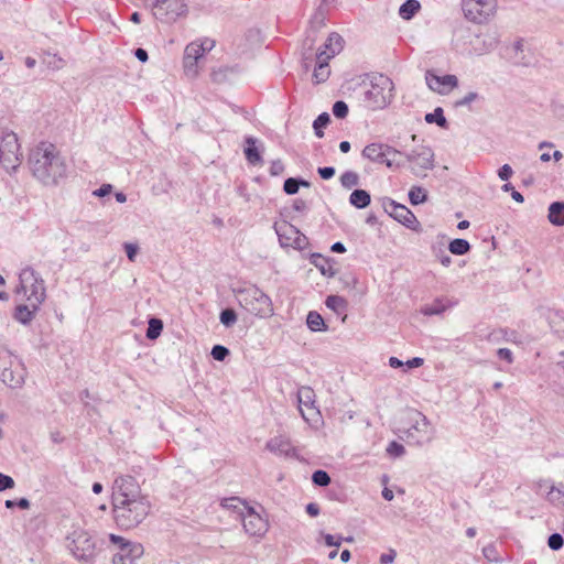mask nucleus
Segmentation results:
<instances>
[{
    "label": "nucleus",
    "mask_w": 564,
    "mask_h": 564,
    "mask_svg": "<svg viewBox=\"0 0 564 564\" xmlns=\"http://www.w3.org/2000/svg\"><path fill=\"white\" fill-rule=\"evenodd\" d=\"M29 165L33 176L44 185H56L66 176L65 160L52 143L41 142L32 149Z\"/></svg>",
    "instance_id": "obj_1"
},
{
    "label": "nucleus",
    "mask_w": 564,
    "mask_h": 564,
    "mask_svg": "<svg viewBox=\"0 0 564 564\" xmlns=\"http://www.w3.org/2000/svg\"><path fill=\"white\" fill-rule=\"evenodd\" d=\"M151 503L147 496L112 502L113 518L118 527L132 529L138 527L149 514Z\"/></svg>",
    "instance_id": "obj_2"
},
{
    "label": "nucleus",
    "mask_w": 564,
    "mask_h": 564,
    "mask_svg": "<svg viewBox=\"0 0 564 564\" xmlns=\"http://www.w3.org/2000/svg\"><path fill=\"white\" fill-rule=\"evenodd\" d=\"M453 42L459 53L480 56L497 47L498 37L495 33L475 34L469 29L460 28L455 31Z\"/></svg>",
    "instance_id": "obj_3"
},
{
    "label": "nucleus",
    "mask_w": 564,
    "mask_h": 564,
    "mask_svg": "<svg viewBox=\"0 0 564 564\" xmlns=\"http://www.w3.org/2000/svg\"><path fill=\"white\" fill-rule=\"evenodd\" d=\"M394 85L391 78L376 74L362 93V104L369 110L384 109L393 98Z\"/></svg>",
    "instance_id": "obj_4"
},
{
    "label": "nucleus",
    "mask_w": 564,
    "mask_h": 564,
    "mask_svg": "<svg viewBox=\"0 0 564 564\" xmlns=\"http://www.w3.org/2000/svg\"><path fill=\"white\" fill-rule=\"evenodd\" d=\"M15 295L26 303L41 305L46 299L44 280L32 268H23L19 273V284L15 289Z\"/></svg>",
    "instance_id": "obj_5"
},
{
    "label": "nucleus",
    "mask_w": 564,
    "mask_h": 564,
    "mask_svg": "<svg viewBox=\"0 0 564 564\" xmlns=\"http://www.w3.org/2000/svg\"><path fill=\"white\" fill-rule=\"evenodd\" d=\"M236 296L240 306L254 316L264 318L273 315L271 299L259 288L251 285L240 289Z\"/></svg>",
    "instance_id": "obj_6"
},
{
    "label": "nucleus",
    "mask_w": 564,
    "mask_h": 564,
    "mask_svg": "<svg viewBox=\"0 0 564 564\" xmlns=\"http://www.w3.org/2000/svg\"><path fill=\"white\" fill-rule=\"evenodd\" d=\"M409 443L424 445L435 436V429L429 419L420 411L411 410L408 412V426L403 430Z\"/></svg>",
    "instance_id": "obj_7"
},
{
    "label": "nucleus",
    "mask_w": 564,
    "mask_h": 564,
    "mask_svg": "<svg viewBox=\"0 0 564 564\" xmlns=\"http://www.w3.org/2000/svg\"><path fill=\"white\" fill-rule=\"evenodd\" d=\"M67 547L79 561L88 562L96 555V543L88 532L75 529L67 536Z\"/></svg>",
    "instance_id": "obj_8"
},
{
    "label": "nucleus",
    "mask_w": 564,
    "mask_h": 564,
    "mask_svg": "<svg viewBox=\"0 0 564 564\" xmlns=\"http://www.w3.org/2000/svg\"><path fill=\"white\" fill-rule=\"evenodd\" d=\"M274 230L283 248L291 247L296 250H303L308 246L307 237L285 220L275 223Z\"/></svg>",
    "instance_id": "obj_9"
},
{
    "label": "nucleus",
    "mask_w": 564,
    "mask_h": 564,
    "mask_svg": "<svg viewBox=\"0 0 564 564\" xmlns=\"http://www.w3.org/2000/svg\"><path fill=\"white\" fill-rule=\"evenodd\" d=\"M462 9L469 21L484 23L495 14L496 0H463Z\"/></svg>",
    "instance_id": "obj_10"
},
{
    "label": "nucleus",
    "mask_w": 564,
    "mask_h": 564,
    "mask_svg": "<svg viewBox=\"0 0 564 564\" xmlns=\"http://www.w3.org/2000/svg\"><path fill=\"white\" fill-rule=\"evenodd\" d=\"M297 402L300 413L308 424H317L321 420V412L316 406V394L311 387L302 386L297 390Z\"/></svg>",
    "instance_id": "obj_11"
},
{
    "label": "nucleus",
    "mask_w": 564,
    "mask_h": 564,
    "mask_svg": "<svg viewBox=\"0 0 564 564\" xmlns=\"http://www.w3.org/2000/svg\"><path fill=\"white\" fill-rule=\"evenodd\" d=\"M187 7L183 0H155L153 14L163 22H174L177 18L185 15Z\"/></svg>",
    "instance_id": "obj_12"
},
{
    "label": "nucleus",
    "mask_w": 564,
    "mask_h": 564,
    "mask_svg": "<svg viewBox=\"0 0 564 564\" xmlns=\"http://www.w3.org/2000/svg\"><path fill=\"white\" fill-rule=\"evenodd\" d=\"M144 496L138 481L132 476H118L112 485V502L135 499Z\"/></svg>",
    "instance_id": "obj_13"
},
{
    "label": "nucleus",
    "mask_w": 564,
    "mask_h": 564,
    "mask_svg": "<svg viewBox=\"0 0 564 564\" xmlns=\"http://www.w3.org/2000/svg\"><path fill=\"white\" fill-rule=\"evenodd\" d=\"M412 163V172L415 175H425V172L434 167V153L431 148L419 145L405 154Z\"/></svg>",
    "instance_id": "obj_14"
},
{
    "label": "nucleus",
    "mask_w": 564,
    "mask_h": 564,
    "mask_svg": "<svg viewBox=\"0 0 564 564\" xmlns=\"http://www.w3.org/2000/svg\"><path fill=\"white\" fill-rule=\"evenodd\" d=\"M240 519L246 533L250 536L261 538L268 531V521L251 507H248L245 512H241Z\"/></svg>",
    "instance_id": "obj_15"
},
{
    "label": "nucleus",
    "mask_w": 564,
    "mask_h": 564,
    "mask_svg": "<svg viewBox=\"0 0 564 564\" xmlns=\"http://www.w3.org/2000/svg\"><path fill=\"white\" fill-rule=\"evenodd\" d=\"M20 145L15 134L3 138L0 144V161L6 169H17L20 164Z\"/></svg>",
    "instance_id": "obj_16"
},
{
    "label": "nucleus",
    "mask_w": 564,
    "mask_h": 564,
    "mask_svg": "<svg viewBox=\"0 0 564 564\" xmlns=\"http://www.w3.org/2000/svg\"><path fill=\"white\" fill-rule=\"evenodd\" d=\"M395 154H401V152L387 144L377 142L366 145L362 150L364 158L375 163L386 164L388 167H391L393 164L390 156Z\"/></svg>",
    "instance_id": "obj_17"
},
{
    "label": "nucleus",
    "mask_w": 564,
    "mask_h": 564,
    "mask_svg": "<svg viewBox=\"0 0 564 564\" xmlns=\"http://www.w3.org/2000/svg\"><path fill=\"white\" fill-rule=\"evenodd\" d=\"M425 80L429 88L440 95H447L458 86L455 75L438 76L430 70L425 74Z\"/></svg>",
    "instance_id": "obj_18"
},
{
    "label": "nucleus",
    "mask_w": 564,
    "mask_h": 564,
    "mask_svg": "<svg viewBox=\"0 0 564 564\" xmlns=\"http://www.w3.org/2000/svg\"><path fill=\"white\" fill-rule=\"evenodd\" d=\"M198 42L189 43L184 51L183 67L187 77L194 78L198 75V61L204 56Z\"/></svg>",
    "instance_id": "obj_19"
},
{
    "label": "nucleus",
    "mask_w": 564,
    "mask_h": 564,
    "mask_svg": "<svg viewBox=\"0 0 564 564\" xmlns=\"http://www.w3.org/2000/svg\"><path fill=\"white\" fill-rule=\"evenodd\" d=\"M383 207L391 217L406 227H411L416 221L414 214L408 207L390 198L383 202Z\"/></svg>",
    "instance_id": "obj_20"
},
{
    "label": "nucleus",
    "mask_w": 564,
    "mask_h": 564,
    "mask_svg": "<svg viewBox=\"0 0 564 564\" xmlns=\"http://www.w3.org/2000/svg\"><path fill=\"white\" fill-rule=\"evenodd\" d=\"M265 447L271 453L284 456V457H295L296 456V449L292 445L291 440L284 435H278L272 438H270Z\"/></svg>",
    "instance_id": "obj_21"
},
{
    "label": "nucleus",
    "mask_w": 564,
    "mask_h": 564,
    "mask_svg": "<svg viewBox=\"0 0 564 564\" xmlns=\"http://www.w3.org/2000/svg\"><path fill=\"white\" fill-rule=\"evenodd\" d=\"M142 553L141 544L124 543L121 545L120 551L113 555L112 564H132Z\"/></svg>",
    "instance_id": "obj_22"
},
{
    "label": "nucleus",
    "mask_w": 564,
    "mask_h": 564,
    "mask_svg": "<svg viewBox=\"0 0 564 564\" xmlns=\"http://www.w3.org/2000/svg\"><path fill=\"white\" fill-rule=\"evenodd\" d=\"M0 380L12 389L21 388L25 380L24 369L19 365L12 368L10 362V367H4L0 370Z\"/></svg>",
    "instance_id": "obj_23"
},
{
    "label": "nucleus",
    "mask_w": 564,
    "mask_h": 564,
    "mask_svg": "<svg viewBox=\"0 0 564 564\" xmlns=\"http://www.w3.org/2000/svg\"><path fill=\"white\" fill-rule=\"evenodd\" d=\"M40 306L41 305H35L34 303H21L15 307L13 317L17 322L23 325H28L35 317V314L40 310Z\"/></svg>",
    "instance_id": "obj_24"
},
{
    "label": "nucleus",
    "mask_w": 564,
    "mask_h": 564,
    "mask_svg": "<svg viewBox=\"0 0 564 564\" xmlns=\"http://www.w3.org/2000/svg\"><path fill=\"white\" fill-rule=\"evenodd\" d=\"M326 51H318L317 53V65L313 73V78L316 84L326 82L330 74L328 61L332 58V55H326L324 57Z\"/></svg>",
    "instance_id": "obj_25"
},
{
    "label": "nucleus",
    "mask_w": 564,
    "mask_h": 564,
    "mask_svg": "<svg viewBox=\"0 0 564 564\" xmlns=\"http://www.w3.org/2000/svg\"><path fill=\"white\" fill-rule=\"evenodd\" d=\"M451 306L453 303L448 299H436L431 304L424 305L421 312L425 316L440 315Z\"/></svg>",
    "instance_id": "obj_26"
},
{
    "label": "nucleus",
    "mask_w": 564,
    "mask_h": 564,
    "mask_svg": "<svg viewBox=\"0 0 564 564\" xmlns=\"http://www.w3.org/2000/svg\"><path fill=\"white\" fill-rule=\"evenodd\" d=\"M246 144L247 147L245 148V155L247 161L252 165L261 164L262 156L257 148V139L248 137L246 139Z\"/></svg>",
    "instance_id": "obj_27"
},
{
    "label": "nucleus",
    "mask_w": 564,
    "mask_h": 564,
    "mask_svg": "<svg viewBox=\"0 0 564 564\" xmlns=\"http://www.w3.org/2000/svg\"><path fill=\"white\" fill-rule=\"evenodd\" d=\"M547 218L552 225L563 226L564 225V203L563 202L552 203L549 207Z\"/></svg>",
    "instance_id": "obj_28"
},
{
    "label": "nucleus",
    "mask_w": 564,
    "mask_h": 564,
    "mask_svg": "<svg viewBox=\"0 0 564 564\" xmlns=\"http://www.w3.org/2000/svg\"><path fill=\"white\" fill-rule=\"evenodd\" d=\"M545 498L555 507H564V484L551 486Z\"/></svg>",
    "instance_id": "obj_29"
},
{
    "label": "nucleus",
    "mask_w": 564,
    "mask_h": 564,
    "mask_svg": "<svg viewBox=\"0 0 564 564\" xmlns=\"http://www.w3.org/2000/svg\"><path fill=\"white\" fill-rule=\"evenodd\" d=\"M341 42L343 39L339 34L330 33L324 44L323 51H326L324 57L326 55H332V57H334L337 53H339V51L341 50Z\"/></svg>",
    "instance_id": "obj_30"
},
{
    "label": "nucleus",
    "mask_w": 564,
    "mask_h": 564,
    "mask_svg": "<svg viewBox=\"0 0 564 564\" xmlns=\"http://www.w3.org/2000/svg\"><path fill=\"white\" fill-rule=\"evenodd\" d=\"M370 195L365 189H355L349 197V202L357 208H365L370 204Z\"/></svg>",
    "instance_id": "obj_31"
},
{
    "label": "nucleus",
    "mask_w": 564,
    "mask_h": 564,
    "mask_svg": "<svg viewBox=\"0 0 564 564\" xmlns=\"http://www.w3.org/2000/svg\"><path fill=\"white\" fill-rule=\"evenodd\" d=\"M421 4L417 0H406L401 4L399 14L403 20H411L420 10Z\"/></svg>",
    "instance_id": "obj_32"
},
{
    "label": "nucleus",
    "mask_w": 564,
    "mask_h": 564,
    "mask_svg": "<svg viewBox=\"0 0 564 564\" xmlns=\"http://www.w3.org/2000/svg\"><path fill=\"white\" fill-rule=\"evenodd\" d=\"M306 324L312 332H323L327 329L324 318L315 311H311L307 314Z\"/></svg>",
    "instance_id": "obj_33"
},
{
    "label": "nucleus",
    "mask_w": 564,
    "mask_h": 564,
    "mask_svg": "<svg viewBox=\"0 0 564 564\" xmlns=\"http://www.w3.org/2000/svg\"><path fill=\"white\" fill-rule=\"evenodd\" d=\"M221 507L227 510H232L241 517V512H245L248 506L238 497L225 498L220 502Z\"/></svg>",
    "instance_id": "obj_34"
},
{
    "label": "nucleus",
    "mask_w": 564,
    "mask_h": 564,
    "mask_svg": "<svg viewBox=\"0 0 564 564\" xmlns=\"http://www.w3.org/2000/svg\"><path fill=\"white\" fill-rule=\"evenodd\" d=\"M433 256L441 262L444 267H449L452 264V258L446 252L445 246L443 242L433 243L431 247Z\"/></svg>",
    "instance_id": "obj_35"
},
{
    "label": "nucleus",
    "mask_w": 564,
    "mask_h": 564,
    "mask_svg": "<svg viewBox=\"0 0 564 564\" xmlns=\"http://www.w3.org/2000/svg\"><path fill=\"white\" fill-rule=\"evenodd\" d=\"M325 305L337 314L343 313L347 307V301L339 295H329L325 301Z\"/></svg>",
    "instance_id": "obj_36"
},
{
    "label": "nucleus",
    "mask_w": 564,
    "mask_h": 564,
    "mask_svg": "<svg viewBox=\"0 0 564 564\" xmlns=\"http://www.w3.org/2000/svg\"><path fill=\"white\" fill-rule=\"evenodd\" d=\"M448 250L453 254L463 256L470 250V245L465 239L456 238L449 242Z\"/></svg>",
    "instance_id": "obj_37"
},
{
    "label": "nucleus",
    "mask_w": 564,
    "mask_h": 564,
    "mask_svg": "<svg viewBox=\"0 0 564 564\" xmlns=\"http://www.w3.org/2000/svg\"><path fill=\"white\" fill-rule=\"evenodd\" d=\"M551 328L558 335L564 336V312L556 311L549 316Z\"/></svg>",
    "instance_id": "obj_38"
},
{
    "label": "nucleus",
    "mask_w": 564,
    "mask_h": 564,
    "mask_svg": "<svg viewBox=\"0 0 564 564\" xmlns=\"http://www.w3.org/2000/svg\"><path fill=\"white\" fill-rule=\"evenodd\" d=\"M163 329V322L159 318H151L149 321V326L147 329V338L148 339H156Z\"/></svg>",
    "instance_id": "obj_39"
},
{
    "label": "nucleus",
    "mask_w": 564,
    "mask_h": 564,
    "mask_svg": "<svg viewBox=\"0 0 564 564\" xmlns=\"http://www.w3.org/2000/svg\"><path fill=\"white\" fill-rule=\"evenodd\" d=\"M330 121V117L327 112L321 113L313 122V129L317 138H322L324 135L323 129L327 127Z\"/></svg>",
    "instance_id": "obj_40"
},
{
    "label": "nucleus",
    "mask_w": 564,
    "mask_h": 564,
    "mask_svg": "<svg viewBox=\"0 0 564 564\" xmlns=\"http://www.w3.org/2000/svg\"><path fill=\"white\" fill-rule=\"evenodd\" d=\"M425 121L427 123H436L438 127H446V118L444 117L443 109L437 107L433 112L425 115Z\"/></svg>",
    "instance_id": "obj_41"
},
{
    "label": "nucleus",
    "mask_w": 564,
    "mask_h": 564,
    "mask_svg": "<svg viewBox=\"0 0 564 564\" xmlns=\"http://www.w3.org/2000/svg\"><path fill=\"white\" fill-rule=\"evenodd\" d=\"M359 183V176L356 172L352 171H346L340 176V184L345 188H352L357 186Z\"/></svg>",
    "instance_id": "obj_42"
},
{
    "label": "nucleus",
    "mask_w": 564,
    "mask_h": 564,
    "mask_svg": "<svg viewBox=\"0 0 564 564\" xmlns=\"http://www.w3.org/2000/svg\"><path fill=\"white\" fill-rule=\"evenodd\" d=\"M409 199L412 205H420L426 200V192L420 186H413L409 192Z\"/></svg>",
    "instance_id": "obj_43"
},
{
    "label": "nucleus",
    "mask_w": 564,
    "mask_h": 564,
    "mask_svg": "<svg viewBox=\"0 0 564 564\" xmlns=\"http://www.w3.org/2000/svg\"><path fill=\"white\" fill-rule=\"evenodd\" d=\"M312 481L319 487H326L330 484V477L329 475L322 469H318L313 473L312 475Z\"/></svg>",
    "instance_id": "obj_44"
},
{
    "label": "nucleus",
    "mask_w": 564,
    "mask_h": 564,
    "mask_svg": "<svg viewBox=\"0 0 564 564\" xmlns=\"http://www.w3.org/2000/svg\"><path fill=\"white\" fill-rule=\"evenodd\" d=\"M220 323L226 327L232 326L237 322V314L231 308H226L220 313Z\"/></svg>",
    "instance_id": "obj_45"
},
{
    "label": "nucleus",
    "mask_w": 564,
    "mask_h": 564,
    "mask_svg": "<svg viewBox=\"0 0 564 564\" xmlns=\"http://www.w3.org/2000/svg\"><path fill=\"white\" fill-rule=\"evenodd\" d=\"M387 454L391 457H402L405 454V448L402 444L392 441L387 446Z\"/></svg>",
    "instance_id": "obj_46"
},
{
    "label": "nucleus",
    "mask_w": 564,
    "mask_h": 564,
    "mask_svg": "<svg viewBox=\"0 0 564 564\" xmlns=\"http://www.w3.org/2000/svg\"><path fill=\"white\" fill-rule=\"evenodd\" d=\"M482 555L485 556V558L489 562H499L500 561V556H499V553L496 549V546L494 544H488L486 546L482 547Z\"/></svg>",
    "instance_id": "obj_47"
},
{
    "label": "nucleus",
    "mask_w": 564,
    "mask_h": 564,
    "mask_svg": "<svg viewBox=\"0 0 564 564\" xmlns=\"http://www.w3.org/2000/svg\"><path fill=\"white\" fill-rule=\"evenodd\" d=\"M300 188V181L299 178L290 177L285 180L283 189L289 195H294L299 192Z\"/></svg>",
    "instance_id": "obj_48"
},
{
    "label": "nucleus",
    "mask_w": 564,
    "mask_h": 564,
    "mask_svg": "<svg viewBox=\"0 0 564 564\" xmlns=\"http://www.w3.org/2000/svg\"><path fill=\"white\" fill-rule=\"evenodd\" d=\"M333 113L336 118L343 119L348 115V106L345 101L338 100L333 105Z\"/></svg>",
    "instance_id": "obj_49"
},
{
    "label": "nucleus",
    "mask_w": 564,
    "mask_h": 564,
    "mask_svg": "<svg viewBox=\"0 0 564 564\" xmlns=\"http://www.w3.org/2000/svg\"><path fill=\"white\" fill-rule=\"evenodd\" d=\"M210 355L215 360L223 361L229 355V349L221 345H215Z\"/></svg>",
    "instance_id": "obj_50"
},
{
    "label": "nucleus",
    "mask_w": 564,
    "mask_h": 564,
    "mask_svg": "<svg viewBox=\"0 0 564 564\" xmlns=\"http://www.w3.org/2000/svg\"><path fill=\"white\" fill-rule=\"evenodd\" d=\"M564 539L560 533H553L549 536L547 545L551 550L557 551L563 546Z\"/></svg>",
    "instance_id": "obj_51"
},
{
    "label": "nucleus",
    "mask_w": 564,
    "mask_h": 564,
    "mask_svg": "<svg viewBox=\"0 0 564 564\" xmlns=\"http://www.w3.org/2000/svg\"><path fill=\"white\" fill-rule=\"evenodd\" d=\"M14 487V480L12 477L0 473V491L11 489Z\"/></svg>",
    "instance_id": "obj_52"
},
{
    "label": "nucleus",
    "mask_w": 564,
    "mask_h": 564,
    "mask_svg": "<svg viewBox=\"0 0 564 564\" xmlns=\"http://www.w3.org/2000/svg\"><path fill=\"white\" fill-rule=\"evenodd\" d=\"M478 98V94L475 91H470L467 95H465L462 99L456 101L457 107H464L470 105L473 101H475Z\"/></svg>",
    "instance_id": "obj_53"
},
{
    "label": "nucleus",
    "mask_w": 564,
    "mask_h": 564,
    "mask_svg": "<svg viewBox=\"0 0 564 564\" xmlns=\"http://www.w3.org/2000/svg\"><path fill=\"white\" fill-rule=\"evenodd\" d=\"M124 250L128 259L133 262L135 260L139 247L134 243L127 242L124 243Z\"/></svg>",
    "instance_id": "obj_54"
},
{
    "label": "nucleus",
    "mask_w": 564,
    "mask_h": 564,
    "mask_svg": "<svg viewBox=\"0 0 564 564\" xmlns=\"http://www.w3.org/2000/svg\"><path fill=\"white\" fill-rule=\"evenodd\" d=\"M269 171L271 175L278 176L284 171V165L280 160L272 161Z\"/></svg>",
    "instance_id": "obj_55"
},
{
    "label": "nucleus",
    "mask_w": 564,
    "mask_h": 564,
    "mask_svg": "<svg viewBox=\"0 0 564 564\" xmlns=\"http://www.w3.org/2000/svg\"><path fill=\"white\" fill-rule=\"evenodd\" d=\"M513 174V171L509 164L502 165L498 171V176L502 181H508Z\"/></svg>",
    "instance_id": "obj_56"
},
{
    "label": "nucleus",
    "mask_w": 564,
    "mask_h": 564,
    "mask_svg": "<svg viewBox=\"0 0 564 564\" xmlns=\"http://www.w3.org/2000/svg\"><path fill=\"white\" fill-rule=\"evenodd\" d=\"M112 192V185L110 184H104L99 188L95 189L93 192V195L96 197H105L109 195Z\"/></svg>",
    "instance_id": "obj_57"
},
{
    "label": "nucleus",
    "mask_w": 564,
    "mask_h": 564,
    "mask_svg": "<svg viewBox=\"0 0 564 564\" xmlns=\"http://www.w3.org/2000/svg\"><path fill=\"white\" fill-rule=\"evenodd\" d=\"M317 172L324 180H329L335 175V169L333 166L318 167Z\"/></svg>",
    "instance_id": "obj_58"
},
{
    "label": "nucleus",
    "mask_w": 564,
    "mask_h": 564,
    "mask_svg": "<svg viewBox=\"0 0 564 564\" xmlns=\"http://www.w3.org/2000/svg\"><path fill=\"white\" fill-rule=\"evenodd\" d=\"M395 556H397L395 551L394 550H390L388 553L381 554L380 563L381 564H391V563H393Z\"/></svg>",
    "instance_id": "obj_59"
},
{
    "label": "nucleus",
    "mask_w": 564,
    "mask_h": 564,
    "mask_svg": "<svg viewBox=\"0 0 564 564\" xmlns=\"http://www.w3.org/2000/svg\"><path fill=\"white\" fill-rule=\"evenodd\" d=\"M499 358L507 360L509 364L513 361L512 351L508 348H500L497 351Z\"/></svg>",
    "instance_id": "obj_60"
},
{
    "label": "nucleus",
    "mask_w": 564,
    "mask_h": 564,
    "mask_svg": "<svg viewBox=\"0 0 564 564\" xmlns=\"http://www.w3.org/2000/svg\"><path fill=\"white\" fill-rule=\"evenodd\" d=\"M215 45V42L210 39H205L204 41L198 43V46L202 50V54L209 52Z\"/></svg>",
    "instance_id": "obj_61"
},
{
    "label": "nucleus",
    "mask_w": 564,
    "mask_h": 564,
    "mask_svg": "<svg viewBox=\"0 0 564 564\" xmlns=\"http://www.w3.org/2000/svg\"><path fill=\"white\" fill-rule=\"evenodd\" d=\"M324 540H325V543L327 546L339 547L341 544V538H338L337 540H335V538L332 534H326L324 536Z\"/></svg>",
    "instance_id": "obj_62"
},
{
    "label": "nucleus",
    "mask_w": 564,
    "mask_h": 564,
    "mask_svg": "<svg viewBox=\"0 0 564 564\" xmlns=\"http://www.w3.org/2000/svg\"><path fill=\"white\" fill-rule=\"evenodd\" d=\"M424 360L423 358H420V357H414L410 360H408L406 362H404V365L412 369V368H417V367H421L423 365Z\"/></svg>",
    "instance_id": "obj_63"
},
{
    "label": "nucleus",
    "mask_w": 564,
    "mask_h": 564,
    "mask_svg": "<svg viewBox=\"0 0 564 564\" xmlns=\"http://www.w3.org/2000/svg\"><path fill=\"white\" fill-rule=\"evenodd\" d=\"M306 512L311 516V517H317L319 514V507L317 503L315 502H310L307 506H306Z\"/></svg>",
    "instance_id": "obj_64"
}]
</instances>
